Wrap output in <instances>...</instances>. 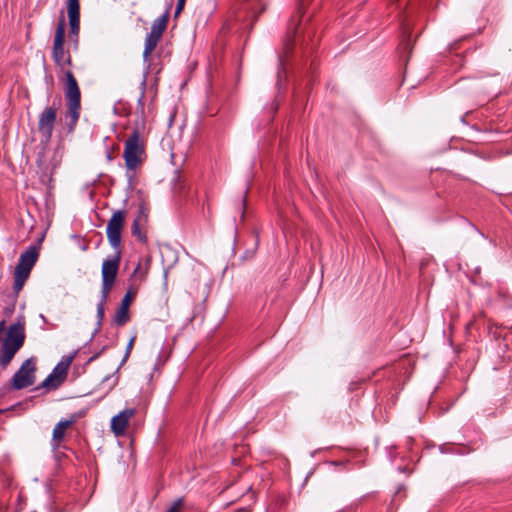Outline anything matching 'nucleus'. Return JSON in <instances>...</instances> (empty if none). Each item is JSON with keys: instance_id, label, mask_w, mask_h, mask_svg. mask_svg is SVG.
I'll return each instance as SVG.
<instances>
[{"instance_id": "nucleus-1", "label": "nucleus", "mask_w": 512, "mask_h": 512, "mask_svg": "<svg viewBox=\"0 0 512 512\" xmlns=\"http://www.w3.org/2000/svg\"><path fill=\"white\" fill-rule=\"evenodd\" d=\"M66 24L64 17L58 21L52 47V59L65 77V98L67 111L65 118L69 131H72L80 117L81 92L76 78L71 71L72 58L70 52L64 48Z\"/></svg>"}, {"instance_id": "nucleus-2", "label": "nucleus", "mask_w": 512, "mask_h": 512, "mask_svg": "<svg viewBox=\"0 0 512 512\" xmlns=\"http://www.w3.org/2000/svg\"><path fill=\"white\" fill-rule=\"evenodd\" d=\"M38 258L39 248L35 245L28 247V249L20 255L19 262L14 271L13 291L16 295L22 290Z\"/></svg>"}, {"instance_id": "nucleus-3", "label": "nucleus", "mask_w": 512, "mask_h": 512, "mask_svg": "<svg viewBox=\"0 0 512 512\" xmlns=\"http://www.w3.org/2000/svg\"><path fill=\"white\" fill-rule=\"evenodd\" d=\"M61 158L58 149H52L48 146V143L42 141V145L37 152L36 165L43 182L51 180L54 171L61 163Z\"/></svg>"}, {"instance_id": "nucleus-4", "label": "nucleus", "mask_w": 512, "mask_h": 512, "mask_svg": "<svg viewBox=\"0 0 512 512\" xmlns=\"http://www.w3.org/2000/svg\"><path fill=\"white\" fill-rule=\"evenodd\" d=\"M123 157L127 169L131 171L136 170L143 163L145 148L138 130H134L125 141Z\"/></svg>"}, {"instance_id": "nucleus-5", "label": "nucleus", "mask_w": 512, "mask_h": 512, "mask_svg": "<svg viewBox=\"0 0 512 512\" xmlns=\"http://www.w3.org/2000/svg\"><path fill=\"white\" fill-rule=\"evenodd\" d=\"M120 263L121 250H114L113 255H109L103 260L101 267V294H103V297H109L118 275Z\"/></svg>"}, {"instance_id": "nucleus-6", "label": "nucleus", "mask_w": 512, "mask_h": 512, "mask_svg": "<svg viewBox=\"0 0 512 512\" xmlns=\"http://www.w3.org/2000/svg\"><path fill=\"white\" fill-rule=\"evenodd\" d=\"M126 212L124 210H116L113 212L106 227V235L109 244L114 250H121L122 230L125 224Z\"/></svg>"}, {"instance_id": "nucleus-7", "label": "nucleus", "mask_w": 512, "mask_h": 512, "mask_svg": "<svg viewBox=\"0 0 512 512\" xmlns=\"http://www.w3.org/2000/svg\"><path fill=\"white\" fill-rule=\"evenodd\" d=\"M36 364L33 358L25 360L11 379V386L21 390L34 384Z\"/></svg>"}, {"instance_id": "nucleus-8", "label": "nucleus", "mask_w": 512, "mask_h": 512, "mask_svg": "<svg viewBox=\"0 0 512 512\" xmlns=\"http://www.w3.org/2000/svg\"><path fill=\"white\" fill-rule=\"evenodd\" d=\"M58 106L55 104L47 106L39 114L38 131L42 137V141L48 143L52 137L53 129L57 119Z\"/></svg>"}, {"instance_id": "nucleus-9", "label": "nucleus", "mask_w": 512, "mask_h": 512, "mask_svg": "<svg viewBox=\"0 0 512 512\" xmlns=\"http://www.w3.org/2000/svg\"><path fill=\"white\" fill-rule=\"evenodd\" d=\"M75 357V353L65 356L61 361L54 367L52 372L42 382L41 387L44 388H58L66 379L68 369Z\"/></svg>"}, {"instance_id": "nucleus-10", "label": "nucleus", "mask_w": 512, "mask_h": 512, "mask_svg": "<svg viewBox=\"0 0 512 512\" xmlns=\"http://www.w3.org/2000/svg\"><path fill=\"white\" fill-rule=\"evenodd\" d=\"M135 414V408H126L112 417L110 428L116 437H123L126 435L129 423Z\"/></svg>"}, {"instance_id": "nucleus-11", "label": "nucleus", "mask_w": 512, "mask_h": 512, "mask_svg": "<svg viewBox=\"0 0 512 512\" xmlns=\"http://www.w3.org/2000/svg\"><path fill=\"white\" fill-rule=\"evenodd\" d=\"M25 340V323L24 320H18L16 323L12 324L7 332V337L4 340L3 344L13 347L19 350Z\"/></svg>"}, {"instance_id": "nucleus-12", "label": "nucleus", "mask_w": 512, "mask_h": 512, "mask_svg": "<svg viewBox=\"0 0 512 512\" xmlns=\"http://www.w3.org/2000/svg\"><path fill=\"white\" fill-rule=\"evenodd\" d=\"M74 422V418L63 419L55 425L52 433V443L54 446L58 447L60 445L64 439L67 429L71 427Z\"/></svg>"}, {"instance_id": "nucleus-13", "label": "nucleus", "mask_w": 512, "mask_h": 512, "mask_svg": "<svg viewBox=\"0 0 512 512\" xmlns=\"http://www.w3.org/2000/svg\"><path fill=\"white\" fill-rule=\"evenodd\" d=\"M147 216L144 213H140L133 221L131 225V234L134 236L139 242L147 243L148 237L147 234L142 230V226L146 223Z\"/></svg>"}, {"instance_id": "nucleus-14", "label": "nucleus", "mask_w": 512, "mask_h": 512, "mask_svg": "<svg viewBox=\"0 0 512 512\" xmlns=\"http://www.w3.org/2000/svg\"><path fill=\"white\" fill-rule=\"evenodd\" d=\"M171 4L167 7L166 11L163 15L158 17L154 20L152 27H151V34L161 36L163 35L164 31L166 30L169 13H170Z\"/></svg>"}, {"instance_id": "nucleus-15", "label": "nucleus", "mask_w": 512, "mask_h": 512, "mask_svg": "<svg viewBox=\"0 0 512 512\" xmlns=\"http://www.w3.org/2000/svg\"><path fill=\"white\" fill-rule=\"evenodd\" d=\"M160 39L161 36L154 35L151 33L147 34L143 51V57L145 60L148 59L151 53L156 49Z\"/></svg>"}, {"instance_id": "nucleus-16", "label": "nucleus", "mask_w": 512, "mask_h": 512, "mask_svg": "<svg viewBox=\"0 0 512 512\" xmlns=\"http://www.w3.org/2000/svg\"><path fill=\"white\" fill-rule=\"evenodd\" d=\"M17 351V349L3 344L0 349V365L5 368L11 362Z\"/></svg>"}, {"instance_id": "nucleus-17", "label": "nucleus", "mask_w": 512, "mask_h": 512, "mask_svg": "<svg viewBox=\"0 0 512 512\" xmlns=\"http://www.w3.org/2000/svg\"><path fill=\"white\" fill-rule=\"evenodd\" d=\"M130 320L129 309L120 305L116 310L113 322L116 326H124Z\"/></svg>"}, {"instance_id": "nucleus-18", "label": "nucleus", "mask_w": 512, "mask_h": 512, "mask_svg": "<svg viewBox=\"0 0 512 512\" xmlns=\"http://www.w3.org/2000/svg\"><path fill=\"white\" fill-rule=\"evenodd\" d=\"M68 18H80L79 0H67Z\"/></svg>"}, {"instance_id": "nucleus-19", "label": "nucleus", "mask_w": 512, "mask_h": 512, "mask_svg": "<svg viewBox=\"0 0 512 512\" xmlns=\"http://www.w3.org/2000/svg\"><path fill=\"white\" fill-rule=\"evenodd\" d=\"M70 33L75 38V42L78 41V35L80 31V18H69Z\"/></svg>"}, {"instance_id": "nucleus-20", "label": "nucleus", "mask_w": 512, "mask_h": 512, "mask_svg": "<svg viewBox=\"0 0 512 512\" xmlns=\"http://www.w3.org/2000/svg\"><path fill=\"white\" fill-rule=\"evenodd\" d=\"M107 299H108V297H103V294H101V300L97 305V318H98L99 323H101L104 318L105 304H106Z\"/></svg>"}, {"instance_id": "nucleus-21", "label": "nucleus", "mask_w": 512, "mask_h": 512, "mask_svg": "<svg viewBox=\"0 0 512 512\" xmlns=\"http://www.w3.org/2000/svg\"><path fill=\"white\" fill-rule=\"evenodd\" d=\"M183 506V499L179 498L175 500L166 512H180Z\"/></svg>"}, {"instance_id": "nucleus-22", "label": "nucleus", "mask_w": 512, "mask_h": 512, "mask_svg": "<svg viewBox=\"0 0 512 512\" xmlns=\"http://www.w3.org/2000/svg\"><path fill=\"white\" fill-rule=\"evenodd\" d=\"M133 296H134V295L131 293V291H128V292L124 295L123 299L121 300L120 305L125 306L126 308H128V309H129V307H130V305H131V302H132V299H133Z\"/></svg>"}, {"instance_id": "nucleus-23", "label": "nucleus", "mask_w": 512, "mask_h": 512, "mask_svg": "<svg viewBox=\"0 0 512 512\" xmlns=\"http://www.w3.org/2000/svg\"><path fill=\"white\" fill-rule=\"evenodd\" d=\"M136 340V335H133L129 342H128V345L126 347V352H125V356H124V361L129 357L131 351H132V348H133V345H134V342Z\"/></svg>"}, {"instance_id": "nucleus-24", "label": "nucleus", "mask_w": 512, "mask_h": 512, "mask_svg": "<svg viewBox=\"0 0 512 512\" xmlns=\"http://www.w3.org/2000/svg\"><path fill=\"white\" fill-rule=\"evenodd\" d=\"M185 2L186 0H178L177 2V5H176V9H175V16L177 17L183 10L184 6H185Z\"/></svg>"}, {"instance_id": "nucleus-25", "label": "nucleus", "mask_w": 512, "mask_h": 512, "mask_svg": "<svg viewBox=\"0 0 512 512\" xmlns=\"http://www.w3.org/2000/svg\"><path fill=\"white\" fill-rule=\"evenodd\" d=\"M4 328V321L0 322V332L3 330Z\"/></svg>"}, {"instance_id": "nucleus-26", "label": "nucleus", "mask_w": 512, "mask_h": 512, "mask_svg": "<svg viewBox=\"0 0 512 512\" xmlns=\"http://www.w3.org/2000/svg\"><path fill=\"white\" fill-rule=\"evenodd\" d=\"M139 269H140V264H138V266L135 268L134 275L138 272Z\"/></svg>"}, {"instance_id": "nucleus-27", "label": "nucleus", "mask_w": 512, "mask_h": 512, "mask_svg": "<svg viewBox=\"0 0 512 512\" xmlns=\"http://www.w3.org/2000/svg\"><path fill=\"white\" fill-rule=\"evenodd\" d=\"M290 26H293L294 29H296L297 24H294L293 22L290 24Z\"/></svg>"}]
</instances>
